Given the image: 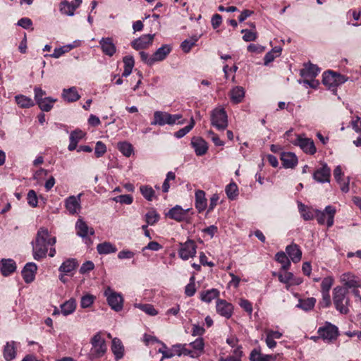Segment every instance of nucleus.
<instances>
[{
	"label": "nucleus",
	"instance_id": "nucleus-64",
	"mask_svg": "<svg viewBox=\"0 0 361 361\" xmlns=\"http://www.w3.org/2000/svg\"><path fill=\"white\" fill-rule=\"evenodd\" d=\"M140 56L141 58V60L148 66H152L155 63L154 59L153 57V55L149 56L147 52L145 51H140Z\"/></svg>",
	"mask_w": 361,
	"mask_h": 361
},
{
	"label": "nucleus",
	"instance_id": "nucleus-51",
	"mask_svg": "<svg viewBox=\"0 0 361 361\" xmlns=\"http://www.w3.org/2000/svg\"><path fill=\"white\" fill-rule=\"evenodd\" d=\"M195 120L193 117L190 118V124L187 126L180 129L179 130L175 133V137L177 138H181L184 137L186 134H188L194 127L195 126Z\"/></svg>",
	"mask_w": 361,
	"mask_h": 361
},
{
	"label": "nucleus",
	"instance_id": "nucleus-63",
	"mask_svg": "<svg viewBox=\"0 0 361 361\" xmlns=\"http://www.w3.org/2000/svg\"><path fill=\"white\" fill-rule=\"evenodd\" d=\"M196 292L195 285L194 282V277L190 278V282L188 283L185 288V293L187 296L191 297L194 295Z\"/></svg>",
	"mask_w": 361,
	"mask_h": 361
},
{
	"label": "nucleus",
	"instance_id": "nucleus-50",
	"mask_svg": "<svg viewBox=\"0 0 361 361\" xmlns=\"http://www.w3.org/2000/svg\"><path fill=\"white\" fill-rule=\"evenodd\" d=\"M226 193L228 199L233 200L238 195V188L236 183L232 182L226 187Z\"/></svg>",
	"mask_w": 361,
	"mask_h": 361
},
{
	"label": "nucleus",
	"instance_id": "nucleus-55",
	"mask_svg": "<svg viewBox=\"0 0 361 361\" xmlns=\"http://www.w3.org/2000/svg\"><path fill=\"white\" fill-rule=\"evenodd\" d=\"M182 118L181 114H170L167 112V123L168 125H173L178 123L182 125L185 123V120H180Z\"/></svg>",
	"mask_w": 361,
	"mask_h": 361
},
{
	"label": "nucleus",
	"instance_id": "nucleus-38",
	"mask_svg": "<svg viewBox=\"0 0 361 361\" xmlns=\"http://www.w3.org/2000/svg\"><path fill=\"white\" fill-rule=\"evenodd\" d=\"M56 101V99L47 97L38 102L37 104L42 111L48 112L52 109L54 103H55Z\"/></svg>",
	"mask_w": 361,
	"mask_h": 361
},
{
	"label": "nucleus",
	"instance_id": "nucleus-33",
	"mask_svg": "<svg viewBox=\"0 0 361 361\" xmlns=\"http://www.w3.org/2000/svg\"><path fill=\"white\" fill-rule=\"evenodd\" d=\"M250 361H272L274 360L271 355H265L260 353V350L255 348L250 355Z\"/></svg>",
	"mask_w": 361,
	"mask_h": 361
},
{
	"label": "nucleus",
	"instance_id": "nucleus-29",
	"mask_svg": "<svg viewBox=\"0 0 361 361\" xmlns=\"http://www.w3.org/2000/svg\"><path fill=\"white\" fill-rule=\"evenodd\" d=\"M62 97L68 102H76L80 99V95L75 87L63 89Z\"/></svg>",
	"mask_w": 361,
	"mask_h": 361
},
{
	"label": "nucleus",
	"instance_id": "nucleus-48",
	"mask_svg": "<svg viewBox=\"0 0 361 361\" xmlns=\"http://www.w3.org/2000/svg\"><path fill=\"white\" fill-rule=\"evenodd\" d=\"M140 190L142 196L147 201H152L155 197V192L154 189L149 185H141Z\"/></svg>",
	"mask_w": 361,
	"mask_h": 361
},
{
	"label": "nucleus",
	"instance_id": "nucleus-26",
	"mask_svg": "<svg viewBox=\"0 0 361 361\" xmlns=\"http://www.w3.org/2000/svg\"><path fill=\"white\" fill-rule=\"evenodd\" d=\"M171 47L169 44H164L159 47L154 54L153 57L154 62L161 61L164 60L170 54Z\"/></svg>",
	"mask_w": 361,
	"mask_h": 361
},
{
	"label": "nucleus",
	"instance_id": "nucleus-20",
	"mask_svg": "<svg viewBox=\"0 0 361 361\" xmlns=\"http://www.w3.org/2000/svg\"><path fill=\"white\" fill-rule=\"evenodd\" d=\"M191 145L197 156L205 154L208 150L207 142L201 137H193L191 140Z\"/></svg>",
	"mask_w": 361,
	"mask_h": 361
},
{
	"label": "nucleus",
	"instance_id": "nucleus-6",
	"mask_svg": "<svg viewBox=\"0 0 361 361\" xmlns=\"http://www.w3.org/2000/svg\"><path fill=\"white\" fill-rule=\"evenodd\" d=\"M315 217L319 224H326L329 228L334 225V216L336 212V209L331 205H328L325 207L324 211L318 209L314 210Z\"/></svg>",
	"mask_w": 361,
	"mask_h": 361
},
{
	"label": "nucleus",
	"instance_id": "nucleus-13",
	"mask_svg": "<svg viewBox=\"0 0 361 361\" xmlns=\"http://www.w3.org/2000/svg\"><path fill=\"white\" fill-rule=\"evenodd\" d=\"M318 334L324 340L331 341L337 337L338 328L331 324H327L318 329Z\"/></svg>",
	"mask_w": 361,
	"mask_h": 361
},
{
	"label": "nucleus",
	"instance_id": "nucleus-43",
	"mask_svg": "<svg viewBox=\"0 0 361 361\" xmlns=\"http://www.w3.org/2000/svg\"><path fill=\"white\" fill-rule=\"evenodd\" d=\"M15 99L20 108H29L34 106V102L28 97L21 94L17 95L15 97Z\"/></svg>",
	"mask_w": 361,
	"mask_h": 361
},
{
	"label": "nucleus",
	"instance_id": "nucleus-57",
	"mask_svg": "<svg viewBox=\"0 0 361 361\" xmlns=\"http://www.w3.org/2000/svg\"><path fill=\"white\" fill-rule=\"evenodd\" d=\"M321 293L322 298L319 303V306L322 308L329 307L331 304L329 292L321 291Z\"/></svg>",
	"mask_w": 361,
	"mask_h": 361
},
{
	"label": "nucleus",
	"instance_id": "nucleus-28",
	"mask_svg": "<svg viewBox=\"0 0 361 361\" xmlns=\"http://www.w3.org/2000/svg\"><path fill=\"white\" fill-rule=\"evenodd\" d=\"M16 346L15 341L7 342L4 348V357L6 361H11L16 357Z\"/></svg>",
	"mask_w": 361,
	"mask_h": 361
},
{
	"label": "nucleus",
	"instance_id": "nucleus-12",
	"mask_svg": "<svg viewBox=\"0 0 361 361\" xmlns=\"http://www.w3.org/2000/svg\"><path fill=\"white\" fill-rule=\"evenodd\" d=\"M154 34L143 35L131 42V46L136 50H140L148 48L152 44Z\"/></svg>",
	"mask_w": 361,
	"mask_h": 361
},
{
	"label": "nucleus",
	"instance_id": "nucleus-49",
	"mask_svg": "<svg viewBox=\"0 0 361 361\" xmlns=\"http://www.w3.org/2000/svg\"><path fill=\"white\" fill-rule=\"evenodd\" d=\"M198 39H199V37L195 35V36L192 37L190 39H185L181 43V45H180L182 50L185 53H188L191 50L192 47L193 46H195L196 42L198 41Z\"/></svg>",
	"mask_w": 361,
	"mask_h": 361
},
{
	"label": "nucleus",
	"instance_id": "nucleus-14",
	"mask_svg": "<svg viewBox=\"0 0 361 361\" xmlns=\"http://www.w3.org/2000/svg\"><path fill=\"white\" fill-rule=\"evenodd\" d=\"M75 230L77 235L83 239L94 234V228L89 227L87 223L81 218H79L76 221Z\"/></svg>",
	"mask_w": 361,
	"mask_h": 361
},
{
	"label": "nucleus",
	"instance_id": "nucleus-47",
	"mask_svg": "<svg viewBox=\"0 0 361 361\" xmlns=\"http://www.w3.org/2000/svg\"><path fill=\"white\" fill-rule=\"evenodd\" d=\"M134 306L150 316H155L158 314V312L151 304L135 303Z\"/></svg>",
	"mask_w": 361,
	"mask_h": 361
},
{
	"label": "nucleus",
	"instance_id": "nucleus-27",
	"mask_svg": "<svg viewBox=\"0 0 361 361\" xmlns=\"http://www.w3.org/2000/svg\"><path fill=\"white\" fill-rule=\"evenodd\" d=\"M85 136V133L80 130H73L70 135V144L68 147L69 151L76 149L79 141Z\"/></svg>",
	"mask_w": 361,
	"mask_h": 361
},
{
	"label": "nucleus",
	"instance_id": "nucleus-59",
	"mask_svg": "<svg viewBox=\"0 0 361 361\" xmlns=\"http://www.w3.org/2000/svg\"><path fill=\"white\" fill-rule=\"evenodd\" d=\"M72 48L73 47L71 45L56 48L54 50V52L50 55V56L52 58L58 59L64 53L70 51Z\"/></svg>",
	"mask_w": 361,
	"mask_h": 361
},
{
	"label": "nucleus",
	"instance_id": "nucleus-30",
	"mask_svg": "<svg viewBox=\"0 0 361 361\" xmlns=\"http://www.w3.org/2000/svg\"><path fill=\"white\" fill-rule=\"evenodd\" d=\"M195 207L200 212L206 209L207 200L205 192L203 190H198L195 192Z\"/></svg>",
	"mask_w": 361,
	"mask_h": 361
},
{
	"label": "nucleus",
	"instance_id": "nucleus-46",
	"mask_svg": "<svg viewBox=\"0 0 361 361\" xmlns=\"http://www.w3.org/2000/svg\"><path fill=\"white\" fill-rule=\"evenodd\" d=\"M276 260L281 264V268L287 271L290 267V262L283 252H279L276 255Z\"/></svg>",
	"mask_w": 361,
	"mask_h": 361
},
{
	"label": "nucleus",
	"instance_id": "nucleus-22",
	"mask_svg": "<svg viewBox=\"0 0 361 361\" xmlns=\"http://www.w3.org/2000/svg\"><path fill=\"white\" fill-rule=\"evenodd\" d=\"M286 251L293 263L300 261L302 257V251L296 244H290L286 248Z\"/></svg>",
	"mask_w": 361,
	"mask_h": 361
},
{
	"label": "nucleus",
	"instance_id": "nucleus-58",
	"mask_svg": "<svg viewBox=\"0 0 361 361\" xmlns=\"http://www.w3.org/2000/svg\"><path fill=\"white\" fill-rule=\"evenodd\" d=\"M135 253L130 250L123 249L121 250L117 255L118 259H130L134 257Z\"/></svg>",
	"mask_w": 361,
	"mask_h": 361
},
{
	"label": "nucleus",
	"instance_id": "nucleus-60",
	"mask_svg": "<svg viewBox=\"0 0 361 361\" xmlns=\"http://www.w3.org/2000/svg\"><path fill=\"white\" fill-rule=\"evenodd\" d=\"M27 203L32 207L37 206V197L36 192L33 190H30L27 196Z\"/></svg>",
	"mask_w": 361,
	"mask_h": 361
},
{
	"label": "nucleus",
	"instance_id": "nucleus-19",
	"mask_svg": "<svg viewBox=\"0 0 361 361\" xmlns=\"http://www.w3.org/2000/svg\"><path fill=\"white\" fill-rule=\"evenodd\" d=\"M101 49L104 54L109 56H112L116 51L115 44L111 37H103L99 41Z\"/></svg>",
	"mask_w": 361,
	"mask_h": 361
},
{
	"label": "nucleus",
	"instance_id": "nucleus-62",
	"mask_svg": "<svg viewBox=\"0 0 361 361\" xmlns=\"http://www.w3.org/2000/svg\"><path fill=\"white\" fill-rule=\"evenodd\" d=\"M278 277L281 283H288L293 280V274L291 272L285 271L284 273H279Z\"/></svg>",
	"mask_w": 361,
	"mask_h": 361
},
{
	"label": "nucleus",
	"instance_id": "nucleus-32",
	"mask_svg": "<svg viewBox=\"0 0 361 361\" xmlns=\"http://www.w3.org/2000/svg\"><path fill=\"white\" fill-rule=\"evenodd\" d=\"M78 266V262L75 259H68L61 264L59 270L60 272L68 274L75 269Z\"/></svg>",
	"mask_w": 361,
	"mask_h": 361
},
{
	"label": "nucleus",
	"instance_id": "nucleus-7",
	"mask_svg": "<svg viewBox=\"0 0 361 361\" xmlns=\"http://www.w3.org/2000/svg\"><path fill=\"white\" fill-rule=\"evenodd\" d=\"M104 295L106 297L108 304L112 310L119 312L123 308V300L121 294L113 291L108 288L104 291Z\"/></svg>",
	"mask_w": 361,
	"mask_h": 361
},
{
	"label": "nucleus",
	"instance_id": "nucleus-15",
	"mask_svg": "<svg viewBox=\"0 0 361 361\" xmlns=\"http://www.w3.org/2000/svg\"><path fill=\"white\" fill-rule=\"evenodd\" d=\"M216 309L218 314L226 319H228L232 316L233 311L232 304L221 299L216 300Z\"/></svg>",
	"mask_w": 361,
	"mask_h": 361
},
{
	"label": "nucleus",
	"instance_id": "nucleus-36",
	"mask_svg": "<svg viewBox=\"0 0 361 361\" xmlns=\"http://www.w3.org/2000/svg\"><path fill=\"white\" fill-rule=\"evenodd\" d=\"M219 295V291L216 288H212L206 291H202L200 293V298L205 302H210L214 299L217 298Z\"/></svg>",
	"mask_w": 361,
	"mask_h": 361
},
{
	"label": "nucleus",
	"instance_id": "nucleus-2",
	"mask_svg": "<svg viewBox=\"0 0 361 361\" xmlns=\"http://www.w3.org/2000/svg\"><path fill=\"white\" fill-rule=\"evenodd\" d=\"M348 290L343 286H336L333 290V302L335 308L341 314L349 312L350 299L348 297Z\"/></svg>",
	"mask_w": 361,
	"mask_h": 361
},
{
	"label": "nucleus",
	"instance_id": "nucleus-41",
	"mask_svg": "<svg viewBox=\"0 0 361 361\" xmlns=\"http://www.w3.org/2000/svg\"><path fill=\"white\" fill-rule=\"evenodd\" d=\"M76 307V302L74 299H70L61 305V312L63 315L67 316L73 313Z\"/></svg>",
	"mask_w": 361,
	"mask_h": 361
},
{
	"label": "nucleus",
	"instance_id": "nucleus-45",
	"mask_svg": "<svg viewBox=\"0 0 361 361\" xmlns=\"http://www.w3.org/2000/svg\"><path fill=\"white\" fill-rule=\"evenodd\" d=\"M118 149L126 157H129L133 152V145L128 142H120L117 145Z\"/></svg>",
	"mask_w": 361,
	"mask_h": 361
},
{
	"label": "nucleus",
	"instance_id": "nucleus-54",
	"mask_svg": "<svg viewBox=\"0 0 361 361\" xmlns=\"http://www.w3.org/2000/svg\"><path fill=\"white\" fill-rule=\"evenodd\" d=\"M95 297L93 295L87 293L81 298L80 307L82 308L90 307L94 302Z\"/></svg>",
	"mask_w": 361,
	"mask_h": 361
},
{
	"label": "nucleus",
	"instance_id": "nucleus-34",
	"mask_svg": "<svg viewBox=\"0 0 361 361\" xmlns=\"http://www.w3.org/2000/svg\"><path fill=\"white\" fill-rule=\"evenodd\" d=\"M75 9L73 4L66 0H63L59 4V11L63 15L73 16Z\"/></svg>",
	"mask_w": 361,
	"mask_h": 361
},
{
	"label": "nucleus",
	"instance_id": "nucleus-10",
	"mask_svg": "<svg viewBox=\"0 0 361 361\" xmlns=\"http://www.w3.org/2000/svg\"><path fill=\"white\" fill-rule=\"evenodd\" d=\"M197 246L193 240H188L180 244V248L178 252L179 257L183 260H187L193 257L196 254Z\"/></svg>",
	"mask_w": 361,
	"mask_h": 361
},
{
	"label": "nucleus",
	"instance_id": "nucleus-18",
	"mask_svg": "<svg viewBox=\"0 0 361 361\" xmlns=\"http://www.w3.org/2000/svg\"><path fill=\"white\" fill-rule=\"evenodd\" d=\"M188 209H183L180 206L176 205L171 208L166 214L167 216L178 222L185 221L187 217Z\"/></svg>",
	"mask_w": 361,
	"mask_h": 361
},
{
	"label": "nucleus",
	"instance_id": "nucleus-31",
	"mask_svg": "<svg viewBox=\"0 0 361 361\" xmlns=\"http://www.w3.org/2000/svg\"><path fill=\"white\" fill-rule=\"evenodd\" d=\"M319 71V69L317 66L310 63L305 65V68L300 71V74L305 78H314L317 75Z\"/></svg>",
	"mask_w": 361,
	"mask_h": 361
},
{
	"label": "nucleus",
	"instance_id": "nucleus-25",
	"mask_svg": "<svg viewBox=\"0 0 361 361\" xmlns=\"http://www.w3.org/2000/svg\"><path fill=\"white\" fill-rule=\"evenodd\" d=\"M97 250L99 255H109L117 251L116 245L110 242L105 241L97 245Z\"/></svg>",
	"mask_w": 361,
	"mask_h": 361
},
{
	"label": "nucleus",
	"instance_id": "nucleus-3",
	"mask_svg": "<svg viewBox=\"0 0 361 361\" xmlns=\"http://www.w3.org/2000/svg\"><path fill=\"white\" fill-rule=\"evenodd\" d=\"M91 348L88 353V358L93 361L103 357L106 350L107 346L104 338L100 332L94 334L90 339Z\"/></svg>",
	"mask_w": 361,
	"mask_h": 361
},
{
	"label": "nucleus",
	"instance_id": "nucleus-1",
	"mask_svg": "<svg viewBox=\"0 0 361 361\" xmlns=\"http://www.w3.org/2000/svg\"><path fill=\"white\" fill-rule=\"evenodd\" d=\"M56 238L51 237L48 229L42 227L36 235L35 240L32 242V255L35 260L45 258L48 252V246H54Z\"/></svg>",
	"mask_w": 361,
	"mask_h": 361
},
{
	"label": "nucleus",
	"instance_id": "nucleus-24",
	"mask_svg": "<svg viewBox=\"0 0 361 361\" xmlns=\"http://www.w3.org/2000/svg\"><path fill=\"white\" fill-rule=\"evenodd\" d=\"M281 160L283 166L286 168H293L298 163L296 156L291 152H283L281 154Z\"/></svg>",
	"mask_w": 361,
	"mask_h": 361
},
{
	"label": "nucleus",
	"instance_id": "nucleus-8",
	"mask_svg": "<svg viewBox=\"0 0 361 361\" xmlns=\"http://www.w3.org/2000/svg\"><path fill=\"white\" fill-rule=\"evenodd\" d=\"M313 179L319 183L330 182L331 169L326 163H321V166L317 168L313 173Z\"/></svg>",
	"mask_w": 361,
	"mask_h": 361
},
{
	"label": "nucleus",
	"instance_id": "nucleus-39",
	"mask_svg": "<svg viewBox=\"0 0 361 361\" xmlns=\"http://www.w3.org/2000/svg\"><path fill=\"white\" fill-rule=\"evenodd\" d=\"M316 299L314 298L300 299L298 301V304L296 305V307L303 310L308 311L312 310L314 307Z\"/></svg>",
	"mask_w": 361,
	"mask_h": 361
},
{
	"label": "nucleus",
	"instance_id": "nucleus-17",
	"mask_svg": "<svg viewBox=\"0 0 361 361\" xmlns=\"http://www.w3.org/2000/svg\"><path fill=\"white\" fill-rule=\"evenodd\" d=\"M295 145L299 146L307 154H314L316 152L314 143L310 138H302L299 136L295 140Z\"/></svg>",
	"mask_w": 361,
	"mask_h": 361
},
{
	"label": "nucleus",
	"instance_id": "nucleus-9",
	"mask_svg": "<svg viewBox=\"0 0 361 361\" xmlns=\"http://www.w3.org/2000/svg\"><path fill=\"white\" fill-rule=\"evenodd\" d=\"M82 193L77 196L71 195L65 200V207L71 214H78L81 210Z\"/></svg>",
	"mask_w": 361,
	"mask_h": 361
},
{
	"label": "nucleus",
	"instance_id": "nucleus-23",
	"mask_svg": "<svg viewBox=\"0 0 361 361\" xmlns=\"http://www.w3.org/2000/svg\"><path fill=\"white\" fill-rule=\"evenodd\" d=\"M111 351L115 356V359L118 360L124 355V346L121 341L118 338H114L112 340Z\"/></svg>",
	"mask_w": 361,
	"mask_h": 361
},
{
	"label": "nucleus",
	"instance_id": "nucleus-5",
	"mask_svg": "<svg viewBox=\"0 0 361 361\" xmlns=\"http://www.w3.org/2000/svg\"><path fill=\"white\" fill-rule=\"evenodd\" d=\"M211 124L218 130H224L228 124V116L224 108H215L211 112Z\"/></svg>",
	"mask_w": 361,
	"mask_h": 361
},
{
	"label": "nucleus",
	"instance_id": "nucleus-11",
	"mask_svg": "<svg viewBox=\"0 0 361 361\" xmlns=\"http://www.w3.org/2000/svg\"><path fill=\"white\" fill-rule=\"evenodd\" d=\"M340 281L345 286V288H361V280L352 273L347 272L341 275Z\"/></svg>",
	"mask_w": 361,
	"mask_h": 361
},
{
	"label": "nucleus",
	"instance_id": "nucleus-56",
	"mask_svg": "<svg viewBox=\"0 0 361 361\" xmlns=\"http://www.w3.org/2000/svg\"><path fill=\"white\" fill-rule=\"evenodd\" d=\"M334 282L332 276L324 278L321 283V291L329 292Z\"/></svg>",
	"mask_w": 361,
	"mask_h": 361
},
{
	"label": "nucleus",
	"instance_id": "nucleus-61",
	"mask_svg": "<svg viewBox=\"0 0 361 361\" xmlns=\"http://www.w3.org/2000/svg\"><path fill=\"white\" fill-rule=\"evenodd\" d=\"M106 151V145L101 141H98L96 143V147L94 149V154L97 157H101L104 154Z\"/></svg>",
	"mask_w": 361,
	"mask_h": 361
},
{
	"label": "nucleus",
	"instance_id": "nucleus-44",
	"mask_svg": "<svg viewBox=\"0 0 361 361\" xmlns=\"http://www.w3.org/2000/svg\"><path fill=\"white\" fill-rule=\"evenodd\" d=\"M245 96L244 89L241 87H235L231 92V97L233 102L240 103Z\"/></svg>",
	"mask_w": 361,
	"mask_h": 361
},
{
	"label": "nucleus",
	"instance_id": "nucleus-40",
	"mask_svg": "<svg viewBox=\"0 0 361 361\" xmlns=\"http://www.w3.org/2000/svg\"><path fill=\"white\" fill-rule=\"evenodd\" d=\"M298 209L301 216L305 221L311 220L315 216V212H314V211L308 208L307 206H305L304 204L301 202H299L298 204Z\"/></svg>",
	"mask_w": 361,
	"mask_h": 361
},
{
	"label": "nucleus",
	"instance_id": "nucleus-53",
	"mask_svg": "<svg viewBox=\"0 0 361 361\" xmlns=\"http://www.w3.org/2000/svg\"><path fill=\"white\" fill-rule=\"evenodd\" d=\"M159 219V215L155 210H150L145 214V221L147 225H154Z\"/></svg>",
	"mask_w": 361,
	"mask_h": 361
},
{
	"label": "nucleus",
	"instance_id": "nucleus-42",
	"mask_svg": "<svg viewBox=\"0 0 361 361\" xmlns=\"http://www.w3.org/2000/svg\"><path fill=\"white\" fill-rule=\"evenodd\" d=\"M282 49L280 47H275L270 51L267 52L264 56V65H268L272 62L275 58L279 57L281 54Z\"/></svg>",
	"mask_w": 361,
	"mask_h": 361
},
{
	"label": "nucleus",
	"instance_id": "nucleus-21",
	"mask_svg": "<svg viewBox=\"0 0 361 361\" xmlns=\"http://www.w3.org/2000/svg\"><path fill=\"white\" fill-rule=\"evenodd\" d=\"M0 268L2 274L7 276L16 271V264L11 259H3L0 262Z\"/></svg>",
	"mask_w": 361,
	"mask_h": 361
},
{
	"label": "nucleus",
	"instance_id": "nucleus-37",
	"mask_svg": "<svg viewBox=\"0 0 361 361\" xmlns=\"http://www.w3.org/2000/svg\"><path fill=\"white\" fill-rule=\"evenodd\" d=\"M123 61L124 63V70L122 73V76L127 77L131 73L132 70L134 67V59L132 56H126L125 57H123Z\"/></svg>",
	"mask_w": 361,
	"mask_h": 361
},
{
	"label": "nucleus",
	"instance_id": "nucleus-52",
	"mask_svg": "<svg viewBox=\"0 0 361 361\" xmlns=\"http://www.w3.org/2000/svg\"><path fill=\"white\" fill-rule=\"evenodd\" d=\"M192 347L194 352H198L199 357L204 351V343L202 338H197L195 341L189 344Z\"/></svg>",
	"mask_w": 361,
	"mask_h": 361
},
{
	"label": "nucleus",
	"instance_id": "nucleus-16",
	"mask_svg": "<svg viewBox=\"0 0 361 361\" xmlns=\"http://www.w3.org/2000/svg\"><path fill=\"white\" fill-rule=\"evenodd\" d=\"M37 267L34 262L27 263L22 270V276L25 283H30L35 279Z\"/></svg>",
	"mask_w": 361,
	"mask_h": 361
},
{
	"label": "nucleus",
	"instance_id": "nucleus-4",
	"mask_svg": "<svg viewBox=\"0 0 361 361\" xmlns=\"http://www.w3.org/2000/svg\"><path fill=\"white\" fill-rule=\"evenodd\" d=\"M348 77L334 72L327 71L323 73V84L334 94L336 93L337 87L345 83L348 80Z\"/></svg>",
	"mask_w": 361,
	"mask_h": 361
},
{
	"label": "nucleus",
	"instance_id": "nucleus-35",
	"mask_svg": "<svg viewBox=\"0 0 361 361\" xmlns=\"http://www.w3.org/2000/svg\"><path fill=\"white\" fill-rule=\"evenodd\" d=\"M167 123V112L161 111H156L154 113V120L151 122V125H158L163 126Z\"/></svg>",
	"mask_w": 361,
	"mask_h": 361
}]
</instances>
